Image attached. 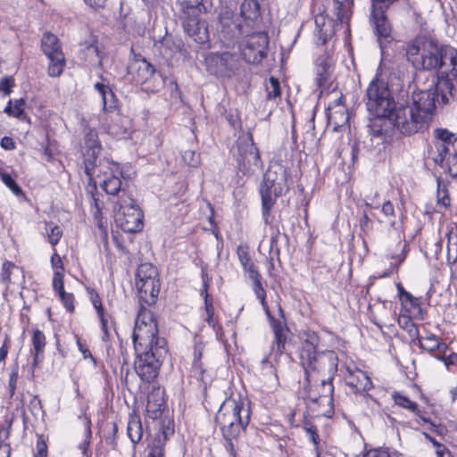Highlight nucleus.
Here are the masks:
<instances>
[{
  "label": "nucleus",
  "instance_id": "obj_46",
  "mask_svg": "<svg viewBox=\"0 0 457 457\" xmlns=\"http://www.w3.org/2000/svg\"><path fill=\"white\" fill-rule=\"evenodd\" d=\"M400 325L408 332L409 337L413 341L420 337L419 328L409 318H403L399 320Z\"/></svg>",
  "mask_w": 457,
  "mask_h": 457
},
{
  "label": "nucleus",
  "instance_id": "obj_19",
  "mask_svg": "<svg viewBox=\"0 0 457 457\" xmlns=\"http://www.w3.org/2000/svg\"><path fill=\"white\" fill-rule=\"evenodd\" d=\"M345 380L353 393H363L370 389L372 383L367 374L357 368L347 367Z\"/></svg>",
  "mask_w": 457,
  "mask_h": 457
},
{
  "label": "nucleus",
  "instance_id": "obj_22",
  "mask_svg": "<svg viewBox=\"0 0 457 457\" xmlns=\"http://www.w3.org/2000/svg\"><path fill=\"white\" fill-rule=\"evenodd\" d=\"M129 72L133 74V79L137 83L144 84L154 75L155 69L145 59H142L141 61L136 60L129 67Z\"/></svg>",
  "mask_w": 457,
  "mask_h": 457
},
{
  "label": "nucleus",
  "instance_id": "obj_49",
  "mask_svg": "<svg viewBox=\"0 0 457 457\" xmlns=\"http://www.w3.org/2000/svg\"><path fill=\"white\" fill-rule=\"evenodd\" d=\"M13 270H17L22 273V270H21L19 267L15 266L11 262H4L3 263L1 273L2 282L5 284L11 282V274L12 273Z\"/></svg>",
  "mask_w": 457,
  "mask_h": 457
},
{
  "label": "nucleus",
  "instance_id": "obj_34",
  "mask_svg": "<svg viewBox=\"0 0 457 457\" xmlns=\"http://www.w3.org/2000/svg\"><path fill=\"white\" fill-rule=\"evenodd\" d=\"M436 151H431V159L434 163L446 170V156L449 154V148L445 144H435Z\"/></svg>",
  "mask_w": 457,
  "mask_h": 457
},
{
  "label": "nucleus",
  "instance_id": "obj_30",
  "mask_svg": "<svg viewBox=\"0 0 457 457\" xmlns=\"http://www.w3.org/2000/svg\"><path fill=\"white\" fill-rule=\"evenodd\" d=\"M207 290L208 284L207 282L204 281L202 294L204 293V304L206 312L205 321L208 323L210 327L213 328L214 331L218 332L221 329V326L214 318V307L212 303L209 300V295L207 293Z\"/></svg>",
  "mask_w": 457,
  "mask_h": 457
},
{
  "label": "nucleus",
  "instance_id": "obj_57",
  "mask_svg": "<svg viewBox=\"0 0 457 457\" xmlns=\"http://www.w3.org/2000/svg\"><path fill=\"white\" fill-rule=\"evenodd\" d=\"M63 276L64 275L62 271L54 270L53 278V288L57 294L65 291L63 285Z\"/></svg>",
  "mask_w": 457,
  "mask_h": 457
},
{
  "label": "nucleus",
  "instance_id": "obj_53",
  "mask_svg": "<svg viewBox=\"0 0 457 457\" xmlns=\"http://www.w3.org/2000/svg\"><path fill=\"white\" fill-rule=\"evenodd\" d=\"M58 295L65 309L69 312H73L75 309L74 295L71 293H66L65 291L59 293Z\"/></svg>",
  "mask_w": 457,
  "mask_h": 457
},
{
  "label": "nucleus",
  "instance_id": "obj_24",
  "mask_svg": "<svg viewBox=\"0 0 457 457\" xmlns=\"http://www.w3.org/2000/svg\"><path fill=\"white\" fill-rule=\"evenodd\" d=\"M204 0H179L180 6V18L183 21L199 17L205 12Z\"/></svg>",
  "mask_w": 457,
  "mask_h": 457
},
{
  "label": "nucleus",
  "instance_id": "obj_59",
  "mask_svg": "<svg viewBox=\"0 0 457 457\" xmlns=\"http://www.w3.org/2000/svg\"><path fill=\"white\" fill-rule=\"evenodd\" d=\"M237 255H238L240 263L243 267L245 265H248L249 263H251L253 262L246 247L239 245L237 247Z\"/></svg>",
  "mask_w": 457,
  "mask_h": 457
},
{
  "label": "nucleus",
  "instance_id": "obj_14",
  "mask_svg": "<svg viewBox=\"0 0 457 457\" xmlns=\"http://www.w3.org/2000/svg\"><path fill=\"white\" fill-rule=\"evenodd\" d=\"M439 94V87L433 83L428 89L414 91L407 104L420 114H425L427 119L431 121L436 109V98Z\"/></svg>",
  "mask_w": 457,
  "mask_h": 457
},
{
  "label": "nucleus",
  "instance_id": "obj_23",
  "mask_svg": "<svg viewBox=\"0 0 457 457\" xmlns=\"http://www.w3.org/2000/svg\"><path fill=\"white\" fill-rule=\"evenodd\" d=\"M205 345L198 339H195L194 345V359L192 363L191 376L206 384L205 370L201 361L204 352Z\"/></svg>",
  "mask_w": 457,
  "mask_h": 457
},
{
  "label": "nucleus",
  "instance_id": "obj_41",
  "mask_svg": "<svg viewBox=\"0 0 457 457\" xmlns=\"http://www.w3.org/2000/svg\"><path fill=\"white\" fill-rule=\"evenodd\" d=\"M253 290L256 295V297L260 300L261 304L265 311L268 317H270V312L268 306V303L266 302V291L264 287H262V284L261 282V279L253 282Z\"/></svg>",
  "mask_w": 457,
  "mask_h": 457
},
{
  "label": "nucleus",
  "instance_id": "obj_51",
  "mask_svg": "<svg viewBox=\"0 0 457 457\" xmlns=\"http://www.w3.org/2000/svg\"><path fill=\"white\" fill-rule=\"evenodd\" d=\"M328 79V65L326 63H321L317 67V77L315 79L316 84L318 85L319 87H322L325 86Z\"/></svg>",
  "mask_w": 457,
  "mask_h": 457
},
{
  "label": "nucleus",
  "instance_id": "obj_58",
  "mask_svg": "<svg viewBox=\"0 0 457 457\" xmlns=\"http://www.w3.org/2000/svg\"><path fill=\"white\" fill-rule=\"evenodd\" d=\"M29 408L34 416L44 415L43 405L41 400L37 396H33L29 402Z\"/></svg>",
  "mask_w": 457,
  "mask_h": 457
},
{
  "label": "nucleus",
  "instance_id": "obj_7",
  "mask_svg": "<svg viewBox=\"0 0 457 457\" xmlns=\"http://www.w3.org/2000/svg\"><path fill=\"white\" fill-rule=\"evenodd\" d=\"M365 104L368 112L377 117H390L396 107L387 83L377 78L366 90Z\"/></svg>",
  "mask_w": 457,
  "mask_h": 457
},
{
  "label": "nucleus",
  "instance_id": "obj_50",
  "mask_svg": "<svg viewBox=\"0 0 457 457\" xmlns=\"http://www.w3.org/2000/svg\"><path fill=\"white\" fill-rule=\"evenodd\" d=\"M9 434V428L0 429V455H2V457H10L11 448L8 444H5V440L8 438Z\"/></svg>",
  "mask_w": 457,
  "mask_h": 457
},
{
  "label": "nucleus",
  "instance_id": "obj_2",
  "mask_svg": "<svg viewBox=\"0 0 457 457\" xmlns=\"http://www.w3.org/2000/svg\"><path fill=\"white\" fill-rule=\"evenodd\" d=\"M290 180L287 168L279 162L271 163L264 174L260 194L262 216L266 224L270 222L269 218L276 199L289 190Z\"/></svg>",
  "mask_w": 457,
  "mask_h": 457
},
{
  "label": "nucleus",
  "instance_id": "obj_21",
  "mask_svg": "<svg viewBox=\"0 0 457 457\" xmlns=\"http://www.w3.org/2000/svg\"><path fill=\"white\" fill-rule=\"evenodd\" d=\"M165 408L163 392L160 388L154 389L147 396L146 412L153 420L160 418Z\"/></svg>",
  "mask_w": 457,
  "mask_h": 457
},
{
  "label": "nucleus",
  "instance_id": "obj_18",
  "mask_svg": "<svg viewBox=\"0 0 457 457\" xmlns=\"http://www.w3.org/2000/svg\"><path fill=\"white\" fill-rule=\"evenodd\" d=\"M232 56L228 53L212 54L205 58L207 70L216 76H230Z\"/></svg>",
  "mask_w": 457,
  "mask_h": 457
},
{
  "label": "nucleus",
  "instance_id": "obj_44",
  "mask_svg": "<svg viewBox=\"0 0 457 457\" xmlns=\"http://www.w3.org/2000/svg\"><path fill=\"white\" fill-rule=\"evenodd\" d=\"M98 318L104 333L102 340L106 342L111 337V330L113 328V320L112 317L107 313H103V316H98Z\"/></svg>",
  "mask_w": 457,
  "mask_h": 457
},
{
  "label": "nucleus",
  "instance_id": "obj_5",
  "mask_svg": "<svg viewBox=\"0 0 457 457\" xmlns=\"http://www.w3.org/2000/svg\"><path fill=\"white\" fill-rule=\"evenodd\" d=\"M120 165L109 160L100 161L96 165L93 180L88 179V186L96 190L97 184L109 195L118 196V200L131 196L127 181H122Z\"/></svg>",
  "mask_w": 457,
  "mask_h": 457
},
{
  "label": "nucleus",
  "instance_id": "obj_6",
  "mask_svg": "<svg viewBox=\"0 0 457 457\" xmlns=\"http://www.w3.org/2000/svg\"><path fill=\"white\" fill-rule=\"evenodd\" d=\"M132 339L136 353L155 351L160 340H162L167 347L166 339L158 337V326L154 313L144 307L140 309L136 319Z\"/></svg>",
  "mask_w": 457,
  "mask_h": 457
},
{
  "label": "nucleus",
  "instance_id": "obj_55",
  "mask_svg": "<svg viewBox=\"0 0 457 457\" xmlns=\"http://www.w3.org/2000/svg\"><path fill=\"white\" fill-rule=\"evenodd\" d=\"M46 231L50 244L53 246L56 245L59 243L61 237H62V228L59 226L55 225L51 227L49 231L47 229Z\"/></svg>",
  "mask_w": 457,
  "mask_h": 457
},
{
  "label": "nucleus",
  "instance_id": "obj_48",
  "mask_svg": "<svg viewBox=\"0 0 457 457\" xmlns=\"http://www.w3.org/2000/svg\"><path fill=\"white\" fill-rule=\"evenodd\" d=\"M268 99H275L280 96L279 81L274 77H270L269 84L266 86Z\"/></svg>",
  "mask_w": 457,
  "mask_h": 457
},
{
  "label": "nucleus",
  "instance_id": "obj_27",
  "mask_svg": "<svg viewBox=\"0 0 457 457\" xmlns=\"http://www.w3.org/2000/svg\"><path fill=\"white\" fill-rule=\"evenodd\" d=\"M418 340L419 345L431 353L435 351L438 352L437 354L445 353L448 349V345L443 342L441 338L432 333H429L427 336H420Z\"/></svg>",
  "mask_w": 457,
  "mask_h": 457
},
{
  "label": "nucleus",
  "instance_id": "obj_60",
  "mask_svg": "<svg viewBox=\"0 0 457 457\" xmlns=\"http://www.w3.org/2000/svg\"><path fill=\"white\" fill-rule=\"evenodd\" d=\"M90 299H91L92 304L94 305V307H95V309H96V311L97 312V315L98 316H103V313H105V311L104 309L101 298L98 295V294L94 292V291H92L90 293Z\"/></svg>",
  "mask_w": 457,
  "mask_h": 457
},
{
  "label": "nucleus",
  "instance_id": "obj_17",
  "mask_svg": "<svg viewBox=\"0 0 457 457\" xmlns=\"http://www.w3.org/2000/svg\"><path fill=\"white\" fill-rule=\"evenodd\" d=\"M370 19L374 25L375 32L378 36L380 46H382V40L389 42L392 33L391 24L385 15V11L382 7H377L376 4H372Z\"/></svg>",
  "mask_w": 457,
  "mask_h": 457
},
{
  "label": "nucleus",
  "instance_id": "obj_47",
  "mask_svg": "<svg viewBox=\"0 0 457 457\" xmlns=\"http://www.w3.org/2000/svg\"><path fill=\"white\" fill-rule=\"evenodd\" d=\"M25 101L22 98L17 99L12 104L11 101L5 108V112L12 114L14 117H20L24 111Z\"/></svg>",
  "mask_w": 457,
  "mask_h": 457
},
{
  "label": "nucleus",
  "instance_id": "obj_15",
  "mask_svg": "<svg viewBox=\"0 0 457 457\" xmlns=\"http://www.w3.org/2000/svg\"><path fill=\"white\" fill-rule=\"evenodd\" d=\"M269 37L266 33H253L248 36L242 54L247 62H261L267 55Z\"/></svg>",
  "mask_w": 457,
  "mask_h": 457
},
{
  "label": "nucleus",
  "instance_id": "obj_36",
  "mask_svg": "<svg viewBox=\"0 0 457 457\" xmlns=\"http://www.w3.org/2000/svg\"><path fill=\"white\" fill-rule=\"evenodd\" d=\"M128 120L117 114L116 120L108 125V132L115 137H124L128 133Z\"/></svg>",
  "mask_w": 457,
  "mask_h": 457
},
{
  "label": "nucleus",
  "instance_id": "obj_63",
  "mask_svg": "<svg viewBox=\"0 0 457 457\" xmlns=\"http://www.w3.org/2000/svg\"><path fill=\"white\" fill-rule=\"evenodd\" d=\"M244 270L245 272L248 273L250 279H252L253 282L257 281L259 279H262V276L259 273V271L256 270L255 265L252 262L248 265H245Z\"/></svg>",
  "mask_w": 457,
  "mask_h": 457
},
{
  "label": "nucleus",
  "instance_id": "obj_33",
  "mask_svg": "<svg viewBox=\"0 0 457 457\" xmlns=\"http://www.w3.org/2000/svg\"><path fill=\"white\" fill-rule=\"evenodd\" d=\"M157 269L151 263L145 262L138 266L137 270L136 282H144L152 279H157Z\"/></svg>",
  "mask_w": 457,
  "mask_h": 457
},
{
  "label": "nucleus",
  "instance_id": "obj_28",
  "mask_svg": "<svg viewBox=\"0 0 457 457\" xmlns=\"http://www.w3.org/2000/svg\"><path fill=\"white\" fill-rule=\"evenodd\" d=\"M245 26L250 27L251 23L259 16V4L255 0H244L240 6L238 14Z\"/></svg>",
  "mask_w": 457,
  "mask_h": 457
},
{
  "label": "nucleus",
  "instance_id": "obj_9",
  "mask_svg": "<svg viewBox=\"0 0 457 457\" xmlns=\"http://www.w3.org/2000/svg\"><path fill=\"white\" fill-rule=\"evenodd\" d=\"M155 351H144L136 353L137 361L135 370L139 378L146 383H152L158 376L162 359L168 353L165 343L160 340Z\"/></svg>",
  "mask_w": 457,
  "mask_h": 457
},
{
  "label": "nucleus",
  "instance_id": "obj_25",
  "mask_svg": "<svg viewBox=\"0 0 457 457\" xmlns=\"http://www.w3.org/2000/svg\"><path fill=\"white\" fill-rule=\"evenodd\" d=\"M139 297L145 303H154L160 290L159 279H152L144 282H136Z\"/></svg>",
  "mask_w": 457,
  "mask_h": 457
},
{
  "label": "nucleus",
  "instance_id": "obj_62",
  "mask_svg": "<svg viewBox=\"0 0 457 457\" xmlns=\"http://www.w3.org/2000/svg\"><path fill=\"white\" fill-rule=\"evenodd\" d=\"M457 154L449 156L446 161V170L448 173L457 179Z\"/></svg>",
  "mask_w": 457,
  "mask_h": 457
},
{
  "label": "nucleus",
  "instance_id": "obj_43",
  "mask_svg": "<svg viewBox=\"0 0 457 457\" xmlns=\"http://www.w3.org/2000/svg\"><path fill=\"white\" fill-rule=\"evenodd\" d=\"M333 377H328L326 379L321 380L320 384V393L319 395V399H328V402H332V396L334 392V386L332 385Z\"/></svg>",
  "mask_w": 457,
  "mask_h": 457
},
{
  "label": "nucleus",
  "instance_id": "obj_12",
  "mask_svg": "<svg viewBox=\"0 0 457 457\" xmlns=\"http://www.w3.org/2000/svg\"><path fill=\"white\" fill-rule=\"evenodd\" d=\"M41 48L50 60L48 74L51 77L60 76L65 66V57L58 37L50 33H45L41 39Z\"/></svg>",
  "mask_w": 457,
  "mask_h": 457
},
{
  "label": "nucleus",
  "instance_id": "obj_8",
  "mask_svg": "<svg viewBox=\"0 0 457 457\" xmlns=\"http://www.w3.org/2000/svg\"><path fill=\"white\" fill-rule=\"evenodd\" d=\"M436 71V82L440 88V99L443 104L450 102L453 97L454 83L457 82V49L453 46L445 52L442 61Z\"/></svg>",
  "mask_w": 457,
  "mask_h": 457
},
{
  "label": "nucleus",
  "instance_id": "obj_56",
  "mask_svg": "<svg viewBox=\"0 0 457 457\" xmlns=\"http://www.w3.org/2000/svg\"><path fill=\"white\" fill-rule=\"evenodd\" d=\"M434 356L444 361L445 367L450 370L451 366H457V353H451L446 355V352L445 353L434 354Z\"/></svg>",
  "mask_w": 457,
  "mask_h": 457
},
{
  "label": "nucleus",
  "instance_id": "obj_64",
  "mask_svg": "<svg viewBox=\"0 0 457 457\" xmlns=\"http://www.w3.org/2000/svg\"><path fill=\"white\" fill-rule=\"evenodd\" d=\"M363 457H390L387 451L383 449H371L369 450Z\"/></svg>",
  "mask_w": 457,
  "mask_h": 457
},
{
  "label": "nucleus",
  "instance_id": "obj_3",
  "mask_svg": "<svg viewBox=\"0 0 457 457\" xmlns=\"http://www.w3.org/2000/svg\"><path fill=\"white\" fill-rule=\"evenodd\" d=\"M319 337L315 333H308L303 341L299 359L304 370H314L333 377L337 370L338 358L334 351L318 352Z\"/></svg>",
  "mask_w": 457,
  "mask_h": 457
},
{
  "label": "nucleus",
  "instance_id": "obj_1",
  "mask_svg": "<svg viewBox=\"0 0 457 457\" xmlns=\"http://www.w3.org/2000/svg\"><path fill=\"white\" fill-rule=\"evenodd\" d=\"M250 415L248 404L241 399L231 398L223 402L216 414L215 420L220 425L227 442L226 448L233 457H236L234 441H237L241 433L245 430L250 422Z\"/></svg>",
  "mask_w": 457,
  "mask_h": 457
},
{
  "label": "nucleus",
  "instance_id": "obj_29",
  "mask_svg": "<svg viewBox=\"0 0 457 457\" xmlns=\"http://www.w3.org/2000/svg\"><path fill=\"white\" fill-rule=\"evenodd\" d=\"M271 321V327L275 337V345L277 352L281 354L285 351V345L287 342V328L286 325L278 320H275L272 316L269 317Z\"/></svg>",
  "mask_w": 457,
  "mask_h": 457
},
{
  "label": "nucleus",
  "instance_id": "obj_10",
  "mask_svg": "<svg viewBox=\"0 0 457 457\" xmlns=\"http://www.w3.org/2000/svg\"><path fill=\"white\" fill-rule=\"evenodd\" d=\"M115 222L127 233H136L143 228V213L132 196H126L117 201Z\"/></svg>",
  "mask_w": 457,
  "mask_h": 457
},
{
  "label": "nucleus",
  "instance_id": "obj_20",
  "mask_svg": "<svg viewBox=\"0 0 457 457\" xmlns=\"http://www.w3.org/2000/svg\"><path fill=\"white\" fill-rule=\"evenodd\" d=\"M187 34L198 44H205L209 40L207 26L199 17L182 21Z\"/></svg>",
  "mask_w": 457,
  "mask_h": 457
},
{
  "label": "nucleus",
  "instance_id": "obj_45",
  "mask_svg": "<svg viewBox=\"0 0 457 457\" xmlns=\"http://www.w3.org/2000/svg\"><path fill=\"white\" fill-rule=\"evenodd\" d=\"M451 200L445 186H442L440 179H437V205L444 208L450 206Z\"/></svg>",
  "mask_w": 457,
  "mask_h": 457
},
{
  "label": "nucleus",
  "instance_id": "obj_38",
  "mask_svg": "<svg viewBox=\"0 0 457 457\" xmlns=\"http://www.w3.org/2000/svg\"><path fill=\"white\" fill-rule=\"evenodd\" d=\"M32 344L34 347V361L43 353L46 346V337L42 331L36 329L32 337Z\"/></svg>",
  "mask_w": 457,
  "mask_h": 457
},
{
  "label": "nucleus",
  "instance_id": "obj_26",
  "mask_svg": "<svg viewBox=\"0 0 457 457\" xmlns=\"http://www.w3.org/2000/svg\"><path fill=\"white\" fill-rule=\"evenodd\" d=\"M102 99V111L105 113L113 112L117 109V99L108 85L97 82L94 86Z\"/></svg>",
  "mask_w": 457,
  "mask_h": 457
},
{
  "label": "nucleus",
  "instance_id": "obj_4",
  "mask_svg": "<svg viewBox=\"0 0 457 457\" xmlns=\"http://www.w3.org/2000/svg\"><path fill=\"white\" fill-rule=\"evenodd\" d=\"M450 46V45L439 44L434 38L417 37L408 46L406 55L415 69L432 71L438 68L445 52Z\"/></svg>",
  "mask_w": 457,
  "mask_h": 457
},
{
  "label": "nucleus",
  "instance_id": "obj_40",
  "mask_svg": "<svg viewBox=\"0 0 457 457\" xmlns=\"http://www.w3.org/2000/svg\"><path fill=\"white\" fill-rule=\"evenodd\" d=\"M337 20L343 21L353 0H333Z\"/></svg>",
  "mask_w": 457,
  "mask_h": 457
},
{
  "label": "nucleus",
  "instance_id": "obj_39",
  "mask_svg": "<svg viewBox=\"0 0 457 457\" xmlns=\"http://www.w3.org/2000/svg\"><path fill=\"white\" fill-rule=\"evenodd\" d=\"M304 371H305V378L303 382H300L298 395H300V397H302L303 399H309L312 402L317 403L318 397L316 395H313L311 390V384H310L309 373H308L309 370H304Z\"/></svg>",
  "mask_w": 457,
  "mask_h": 457
},
{
  "label": "nucleus",
  "instance_id": "obj_52",
  "mask_svg": "<svg viewBox=\"0 0 457 457\" xmlns=\"http://www.w3.org/2000/svg\"><path fill=\"white\" fill-rule=\"evenodd\" d=\"M386 117H377L370 120V123L369 124L370 131L373 136L378 137L382 134L383 130V122H385V119Z\"/></svg>",
  "mask_w": 457,
  "mask_h": 457
},
{
  "label": "nucleus",
  "instance_id": "obj_11",
  "mask_svg": "<svg viewBox=\"0 0 457 457\" xmlns=\"http://www.w3.org/2000/svg\"><path fill=\"white\" fill-rule=\"evenodd\" d=\"M395 126L402 134L411 135L426 129L430 120L425 114H420L408 104L395 108Z\"/></svg>",
  "mask_w": 457,
  "mask_h": 457
},
{
  "label": "nucleus",
  "instance_id": "obj_37",
  "mask_svg": "<svg viewBox=\"0 0 457 457\" xmlns=\"http://www.w3.org/2000/svg\"><path fill=\"white\" fill-rule=\"evenodd\" d=\"M433 135L437 140L436 144H445L447 146L453 145V143L457 140L456 135L446 129H436L433 131Z\"/></svg>",
  "mask_w": 457,
  "mask_h": 457
},
{
  "label": "nucleus",
  "instance_id": "obj_16",
  "mask_svg": "<svg viewBox=\"0 0 457 457\" xmlns=\"http://www.w3.org/2000/svg\"><path fill=\"white\" fill-rule=\"evenodd\" d=\"M220 34L228 42L237 38L244 32L245 23L239 15L230 9H225L220 12Z\"/></svg>",
  "mask_w": 457,
  "mask_h": 457
},
{
  "label": "nucleus",
  "instance_id": "obj_32",
  "mask_svg": "<svg viewBox=\"0 0 457 457\" xmlns=\"http://www.w3.org/2000/svg\"><path fill=\"white\" fill-rule=\"evenodd\" d=\"M328 120L330 123L334 124L335 127H340L348 122L349 115L344 106L337 105L335 109L329 108Z\"/></svg>",
  "mask_w": 457,
  "mask_h": 457
},
{
  "label": "nucleus",
  "instance_id": "obj_31",
  "mask_svg": "<svg viewBox=\"0 0 457 457\" xmlns=\"http://www.w3.org/2000/svg\"><path fill=\"white\" fill-rule=\"evenodd\" d=\"M127 434L134 445L141 440L143 436V428L140 419L138 417L132 416L129 418L127 427Z\"/></svg>",
  "mask_w": 457,
  "mask_h": 457
},
{
  "label": "nucleus",
  "instance_id": "obj_42",
  "mask_svg": "<svg viewBox=\"0 0 457 457\" xmlns=\"http://www.w3.org/2000/svg\"><path fill=\"white\" fill-rule=\"evenodd\" d=\"M393 398L395 400V404L403 408L408 409L413 413L418 414V404L415 402L410 400L407 396L400 393H395L393 395Z\"/></svg>",
  "mask_w": 457,
  "mask_h": 457
},
{
  "label": "nucleus",
  "instance_id": "obj_35",
  "mask_svg": "<svg viewBox=\"0 0 457 457\" xmlns=\"http://www.w3.org/2000/svg\"><path fill=\"white\" fill-rule=\"evenodd\" d=\"M167 439L165 432L157 435L150 445V450L146 457H163L164 456V445Z\"/></svg>",
  "mask_w": 457,
  "mask_h": 457
},
{
  "label": "nucleus",
  "instance_id": "obj_61",
  "mask_svg": "<svg viewBox=\"0 0 457 457\" xmlns=\"http://www.w3.org/2000/svg\"><path fill=\"white\" fill-rule=\"evenodd\" d=\"M304 430L306 431L313 445L317 446L320 444V436L317 433L316 427L314 425L306 423L304 425Z\"/></svg>",
  "mask_w": 457,
  "mask_h": 457
},
{
  "label": "nucleus",
  "instance_id": "obj_13",
  "mask_svg": "<svg viewBox=\"0 0 457 457\" xmlns=\"http://www.w3.org/2000/svg\"><path fill=\"white\" fill-rule=\"evenodd\" d=\"M102 150V145L98 138V133L88 125L84 128V165L85 173L88 179L93 180L96 173V165H98V155Z\"/></svg>",
  "mask_w": 457,
  "mask_h": 457
},
{
  "label": "nucleus",
  "instance_id": "obj_54",
  "mask_svg": "<svg viewBox=\"0 0 457 457\" xmlns=\"http://www.w3.org/2000/svg\"><path fill=\"white\" fill-rule=\"evenodd\" d=\"M183 161L189 166L196 167L200 163V157L197 153L192 150H186L182 154Z\"/></svg>",
  "mask_w": 457,
  "mask_h": 457
}]
</instances>
